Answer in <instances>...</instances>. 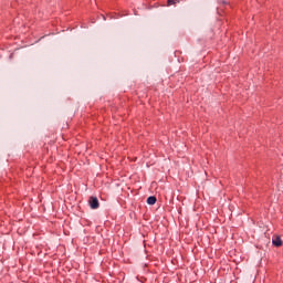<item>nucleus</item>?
I'll return each instance as SVG.
<instances>
[{
	"label": "nucleus",
	"mask_w": 283,
	"mask_h": 283,
	"mask_svg": "<svg viewBox=\"0 0 283 283\" xmlns=\"http://www.w3.org/2000/svg\"><path fill=\"white\" fill-rule=\"evenodd\" d=\"M88 205H90L91 209H98V207H99L98 198L90 197Z\"/></svg>",
	"instance_id": "nucleus-1"
},
{
	"label": "nucleus",
	"mask_w": 283,
	"mask_h": 283,
	"mask_svg": "<svg viewBox=\"0 0 283 283\" xmlns=\"http://www.w3.org/2000/svg\"><path fill=\"white\" fill-rule=\"evenodd\" d=\"M272 244H274V247H282V239L280 237H276L275 239H273Z\"/></svg>",
	"instance_id": "nucleus-2"
},
{
	"label": "nucleus",
	"mask_w": 283,
	"mask_h": 283,
	"mask_svg": "<svg viewBox=\"0 0 283 283\" xmlns=\"http://www.w3.org/2000/svg\"><path fill=\"white\" fill-rule=\"evenodd\" d=\"M157 201L155 196H150L147 198V205H154Z\"/></svg>",
	"instance_id": "nucleus-3"
},
{
	"label": "nucleus",
	"mask_w": 283,
	"mask_h": 283,
	"mask_svg": "<svg viewBox=\"0 0 283 283\" xmlns=\"http://www.w3.org/2000/svg\"><path fill=\"white\" fill-rule=\"evenodd\" d=\"M168 6H176V3H180V0H167Z\"/></svg>",
	"instance_id": "nucleus-4"
}]
</instances>
